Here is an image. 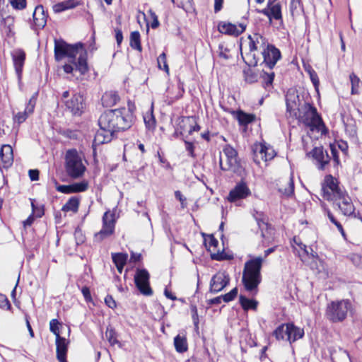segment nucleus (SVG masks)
<instances>
[{
  "mask_svg": "<svg viewBox=\"0 0 362 362\" xmlns=\"http://www.w3.org/2000/svg\"><path fill=\"white\" fill-rule=\"evenodd\" d=\"M174 346L178 353H184L187 351L188 345L185 335L178 334L174 338Z\"/></svg>",
  "mask_w": 362,
  "mask_h": 362,
  "instance_id": "30",
  "label": "nucleus"
},
{
  "mask_svg": "<svg viewBox=\"0 0 362 362\" xmlns=\"http://www.w3.org/2000/svg\"><path fill=\"white\" fill-rule=\"evenodd\" d=\"M304 332L303 329L295 327L292 324H289V332L288 334V341L293 342L298 339L303 337Z\"/></svg>",
  "mask_w": 362,
  "mask_h": 362,
  "instance_id": "33",
  "label": "nucleus"
},
{
  "mask_svg": "<svg viewBox=\"0 0 362 362\" xmlns=\"http://www.w3.org/2000/svg\"><path fill=\"white\" fill-rule=\"evenodd\" d=\"M248 39L249 52L246 54V63L249 66H255L259 62V57L256 55V52H261L264 49L269 42L267 40L259 33L250 35Z\"/></svg>",
  "mask_w": 362,
  "mask_h": 362,
  "instance_id": "6",
  "label": "nucleus"
},
{
  "mask_svg": "<svg viewBox=\"0 0 362 362\" xmlns=\"http://www.w3.org/2000/svg\"><path fill=\"white\" fill-rule=\"evenodd\" d=\"M115 226V214L110 211H106L103 216V228L95 234V240L100 242L103 239L113 234Z\"/></svg>",
  "mask_w": 362,
  "mask_h": 362,
  "instance_id": "9",
  "label": "nucleus"
},
{
  "mask_svg": "<svg viewBox=\"0 0 362 362\" xmlns=\"http://www.w3.org/2000/svg\"><path fill=\"white\" fill-rule=\"evenodd\" d=\"M251 194V191L244 182L238 183L235 187L231 189L228 196V200L230 202H235L240 199L247 198Z\"/></svg>",
  "mask_w": 362,
  "mask_h": 362,
  "instance_id": "16",
  "label": "nucleus"
},
{
  "mask_svg": "<svg viewBox=\"0 0 362 362\" xmlns=\"http://www.w3.org/2000/svg\"><path fill=\"white\" fill-rule=\"evenodd\" d=\"M37 95V93H35L30 98L23 112H19L16 114L13 113V119L15 123L20 124L24 122L26 119L33 113L36 105Z\"/></svg>",
  "mask_w": 362,
  "mask_h": 362,
  "instance_id": "17",
  "label": "nucleus"
},
{
  "mask_svg": "<svg viewBox=\"0 0 362 362\" xmlns=\"http://www.w3.org/2000/svg\"><path fill=\"white\" fill-rule=\"evenodd\" d=\"M88 187V182L82 181L69 185H59L57 187V190L64 194L77 193L86 191Z\"/></svg>",
  "mask_w": 362,
  "mask_h": 362,
  "instance_id": "21",
  "label": "nucleus"
},
{
  "mask_svg": "<svg viewBox=\"0 0 362 362\" xmlns=\"http://www.w3.org/2000/svg\"><path fill=\"white\" fill-rule=\"evenodd\" d=\"M115 38H116L117 44L118 46H119L123 40V35H122V30L118 28H116L115 29Z\"/></svg>",
  "mask_w": 362,
  "mask_h": 362,
  "instance_id": "56",
  "label": "nucleus"
},
{
  "mask_svg": "<svg viewBox=\"0 0 362 362\" xmlns=\"http://www.w3.org/2000/svg\"><path fill=\"white\" fill-rule=\"evenodd\" d=\"M80 199L77 197H71L68 202L62 206V210L65 212H77L79 206Z\"/></svg>",
  "mask_w": 362,
  "mask_h": 362,
  "instance_id": "32",
  "label": "nucleus"
},
{
  "mask_svg": "<svg viewBox=\"0 0 362 362\" xmlns=\"http://www.w3.org/2000/svg\"><path fill=\"white\" fill-rule=\"evenodd\" d=\"M0 18H1V25L4 26L6 28V32L7 33H10L14 23L13 17L11 16L4 17L1 11H0Z\"/></svg>",
  "mask_w": 362,
  "mask_h": 362,
  "instance_id": "38",
  "label": "nucleus"
},
{
  "mask_svg": "<svg viewBox=\"0 0 362 362\" xmlns=\"http://www.w3.org/2000/svg\"><path fill=\"white\" fill-rule=\"evenodd\" d=\"M12 57L16 74L18 80H21L23 67L25 59V54L23 50L17 49L13 52Z\"/></svg>",
  "mask_w": 362,
  "mask_h": 362,
  "instance_id": "23",
  "label": "nucleus"
},
{
  "mask_svg": "<svg viewBox=\"0 0 362 362\" xmlns=\"http://www.w3.org/2000/svg\"><path fill=\"white\" fill-rule=\"evenodd\" d=\"M185 144L186 150L188 151L189 155L191 157L194 158L195 156V155H194V145H193V144L189 142V141H185Z\"/></svg>",
  "mask_w": 362,
  "mask_h": 362,
  "instance_id": "58",
  "label": "nucleus"
},
{
  "mask_svg": "<svg viewBox=\"0 0 362 362\" xmlns=\"http://www.w3.org/2000/svg\"><path fill=\"white\" fill-rule=\"evenodd\" d=\"M239 303L245 311L248 310H257L258 302L254 299H249L245 296L240 295L239 297Z\"/></svg>",
  "mask_w": 362,
  "mask_h": 362,
  "instance_id": "31",
  "label": "nucleus"
},
{
  "mask_svg": "<svg viewBox=\"0 0 362 362\" xmlns=\"http://www.w3.org/2000/svg\"><path fill=\"white\" fill-rule=\"evenodd\" d=\"M230 281V277L225 272H218L214 274L210 281V292L218 293L222 291Z\"/></svg>",
  "mask_w": 362,
  "mask_h": 362,
  "instance_id": "15",
  "label": "nucleus"
},
{
  "mask_svg": "<svg viewBox=\"0 0 362 362\" xmlns=\"http://www.w3.org/2000/svg\"><path fill=\"white\" fill-rule=\"evenodd\" d=\"M130 46L132 49L138 50L139 52L142 51L140 40V33L139 31H134L131 33Z\"/></svg>",
  "mask_w": 362,
  "mask_h": 362,
  "instance_id": "36",
  "label": "nucleus"
},
{
  "mask_svg": "<svg viewBox=\"0 0 362 362\" xmlns=\"http://www.w3.org/2000/svg\"><path fill=\"white\" fill-rule=\"evenodd\" d=\"M309 75L312 83H313L315 88L317 89L320 83L317 73L314 70H310Z\"/></svg>",
  "mask_w": 362,
  "mask_h": 362,
  "instance_id": "51",
  "label": "nucleus"
},
{
  "mask_svg": "<svg viewBox=\"0 0 362 362\" xmlns=\"http://www.w3.org/2000/svg\"><path fill=\"white\" fill-rule=\"evenodd\" d=\"M151 17L153 18V22L151 23V28H156L159 25L158 17L154 13H151Z\"/></svg>",
  "mask_w": 362,
  "mask_h": 362,
  "instance_id": "64",
  "label": "nucleus"
},
{
  "mask_svg": "<svg viewBox=\"0 0 362 362\" xmlns=\"http://www.w3.org/2000/svg\"><path fill=\"white\" fill-rule=\"evenodd\" d=\"M105 337L111 345L118 344L119 341L117 339V334L115 330L112 327H107L105 332Z\"/></svg>",
  "mask_w": 362,
  "mask_h": 362,
  "instance_id": "39",
  "label": "nucleus"
},
{
  "mask_svg": "<svg viewBox=\"0 0 362 362\" xmlns=\"http://www.w3.org/2000/svg\"><path fill=\"white\" fill-rule=\"evenodd\" d=\"M66 107L74 115H80L85 107L83 97L81 94H74L71 98L64 100Z\"/></svg>",
  "mask_w": 362,
  "mask_h": 362,
  "instance_id": "18",
  "label": "nucleus"
},
{
  "mask_svg": "<svg viewBox=\"0 0 362 362\" xmlns=\"http://www.w3.org/2000/svg\"><path fill=\"white\" fill-rule=\"evenodd\" d=\"M119 99L120 98L116 91L110 90L103 95L101 100L103 106L112 107L118 103Z\"/></svg>",
  "mask_w": 362,
  "mask_h": 362,
  "instance_id": "27",
  "label": "nucleus"
},
{
  "mask_svg": "<svg viewBox=\"0 0 362 362\" xmlns=\"http://www.w3.org/2000/svg\"><path fill=\"white\" fill-rule=\"evenodd\" d=\"M186 124H188V126H189V129L187 130L189 134H192L193 132H198L200 129V127L197 124H192L190 122L189 119H187L186 120Z\"/></svg>",
  "mask_w": 362,
  "mask_h": 362,
  "instance_id": "54",
  "label": "nucleus"
},
{
  "mask_svg": "<svg viewBox=\"0 0 362 362\" xmlns=\"http://www.w3.org/2000/svg\"><path fill=\"white\" fill-rule=\"evenodd\" d=\"M257 224L261 230V235L262 238L265 237V232L271 229V226L267 223V219L263 214L257 213L255 216Z\"/></svg>",
  "mask_w": 362,
  "mask_h": 362,
  "instance_id": "29",
  "label": "nucleus"
},
{
  "mask_svg": "<svg viewBox=\"0 0 362 362\" xmlns=\"http://www.w3.org/2000/svg\"><path fill=\"white\" fill-rule=\"evenodd\" d=\"M208 243H209V247H216L218 244V240L212 235L209 236Z\"/></svg>",
  "mask_w": 362,
  "mask_h": 362,
  "instance_id": "61",
  "label": "nucleus"
},
{
  "mask_svg": "<svg viewBox=\"0 0 362 362\" xmlns=\"http://www.w3.org/2000/svg\"><path fill=\"white\" fill-rule=\"evenodd\" d=\"M219 165L222 170L237 173L240 168L236 151L229 145L224 146L220 154Z\"/></svg>",
  "mask_w": 362,
  "mask_h": 362,
  "instance_id": "7",
  "label": "nucleus"
},
{
  "mask_svg": "<svg viewBox=\"0 0 362 362\" xmlns=\"http://www.w3.org/2000/svg\"><path fill=\"white\" fill-rule=\"evenodd\" d=\"M263 57V63L269 69H272L281 58V52L279 49L272 44H269L261 52Z\"/></svg>",
  "mask_w": 362,
  "mask_h": 362,
  "instance_id": "13",
  "label": "nucleus"
},
{
  "mask_svg": "<svg viewBox=\"0 0 362 362\" xmlns=\"http://www.w3.org/2000/svg\"><path fill=\"white\" fill-rule=\"evenodd\" d=\"M349 78L351 83V94L358 93V88L360 84L359 78L354 73L350 74Z\"/></svg>",
  "mask_w": 362,
  "mask_h": 362,
  "instance_id": "43",
  "label": "nucleus"
},
{
  "mask_svg": "<svg viewBox=\"0 0 362 362\" xmlns=\"http://www.w3.org/2000/svg\"><path fill=\"white\" fill-rule=\"evenodd\" d=\"M0 157L4 163V167L11 166L13 162V148L8 145H3L0 151Z\"/></svg>",
  "mask_w": 362,
  "mask_h": 362,
  "instance_id": "25",
  "label": "nucleus"
},
{
  "mask_svg": "<svg viewBox=\"0 0 362 362\" xmlns=\"http://www.w3.org/2000/svg\"><path fill=\"white\" fill-rule=\"evenodd\" d=\"M175 198L177 199H178L180 202L182 207H184L185 206H184V202H185V198H184V197L182 194V193L180 191H178V190L175 191Z\"/></svg>",
  "mask_w": 362,
  "mask_h": 362,
  "instance_id": "62",
  "label": "nucleus"
},
{
  "mask_svg": "<svg viewBox=\"0 0 362 362\" xmlns=\"http://www.w3.org/2000/svg\"><path fill=\"white\" fill-rule=\"evenodd\" d=\"M332 202L344 216H351L354 213L355 207L346 190L344 192H339L338 197Z\"/></svg>",
  "mask_w": 362,
  "mask_h": 362,
  "instance_id": "12",
  "label": "nucleus"
},
{
  "mask_svg": "<svg viewBox=\"0 0 362 362\" xmlns=\"http://www.w3.org/2000/svg\"><path fill=\"white\" fill-rule=\"evenodd\" d=\"M263 259L260 257L247 262L243 273L242 281L245 290L256 294L261 282L260 270Z\"/></svg>",
  "mask_w": 362,
  "mask_h": 362,
  "instance_id": "3",
  "label": "nucleus"
},
{
  "mask_svg": "<svg viewBox=\"0 0 362 362\" xmlns=\"http://www.w3.org/2000/svg\"><path fill=\"white\" fill-rule=\"evenodd\" d=\"M307 156H311L316 161L317 168L321 170H325L330 161L328 153L324 151L322 146L315 147L310 152L307 153Z\"/></svg>",
  "mask_w": 362,
  "mask_h": 362,
  "instance_id": "14",
  "label": "nucleus"
},
{
  "mask_svg": "<svg viewBox=\"0 0 362 362\" xmlns=\"http://www.w3.org/2000/svg\"><path fill=\"white\" fill-rule=\"evenodd\" d=\"M11 6L18 10L23 9L26 6V0H10Z\"/></svg>",
  "mask_w": 362,
  "mask_h": 362,
  "instance_id": "48",
  "label": "nucleus"
},
{
  "mask_svg": "<svg viewBox=\"0 0 362 362\" xmlns=\"http://www.w3.org/2000/svg\"><path fill=\"white\" fill-rule=\"evenodd\" d=\"M127 255L123 253L112 254V261L115 265H125Z\"/></svg>",
  "mask_w": 362,
  "mask_h": 362,
  "instance_id": "41",
  "label": "nucleus"
},
{
  "mask_svg": "<svg viewBox=\"0 0 362 362\" xmlns=\"http://www.w3.org/2000/svg\"><path fill=\"white\" fill-rule=\"evenodd\" d=\"M28 173L31 180L35 181L39 179V171L37 170H30Z\"/></svg>",
  "mask_w": 362,
  "mask_h": 362,
  "instance_id": "59",
  "label": "nucleus"
},
{
  "mask_svg": "<svg viewBox=\"0 0 362 362\" xmlns=\"http://www.w3.org/2000/svg\"><path fill=\"white\" fill-rule=\"evenodd\" d=\"M253 160L257 165H259L261 161L265 162V158L264 157L263 147L259 144H256L253 149Z\"/></svg>",
  "mask_w": 362,
  "mask_h": 362,
  "instance_id": "37",
  "label": "nucleus"
},
{
  "mask_svg": "<svg viewBox=\"0 0 362 362\" xmlns=\"http://www.w3.org/2000/svg\"><path fill=\"white\" fill-rule=\"evenodd\" d=\"M270 6V19L274 18L276 20L281 18V6L279 4L269 5Z\"/></svg>",
  "mask_w": 362,
  "mask_h": 362,
  "instance_id": "40",
  "label": "nucleus"
},
{
  "mask_svg": "<svg viewBox=\"0 0 362 362\" xmlns=\"http://www.w3.org/2000/svg\"><path fill=\"white\" fill-rule=\"evenodd\" d=\"M0 308L4 310H9L11 304L5 295L0 293Z\"/></svg>",
  "mask_w": 362,
  "mask_h": 362,
  "instance_id": "49",
  "label": "nucleus"
},
{
  "mask_svg": "<svg viewBox=\"0 0 362 362\" xmlns=\"http://www.w3.org/2000/svg\"><path fill=\"white\" fill-rule=\"evenodd\" d=\"M150 275L145 269H138L134 276V282L139 291L144 296H151L153 291L149 284Z\"/></svg>",
  "mask_w": 362,
  "mask_h": 362,
  "instance_id": "11",
  "label": "nucleus"
},
{
  "mask_svg": "<svg viewBox=\"0 0 362 362\" xmlns=\"http://www.w3.org/2000/svg\"><path fill=\"white\" fill-rule=\"evenodd\" d=\"M218 30L223 34L238 36L245 31V25L241 23L236 25L230 23L221 22L218 23Z\"/></svg>",
  "mask_w": 362,
  "mask_h": 362,
  "instance_id": "19",
  "label": "nucleus"
},
{
  "mask_svg": "<svg viewBox=\"0 0 362 362\" xmlns=\"http://www.w3.org/2000/svg\"><path fill=\"white\" fill-rule=\"evenodd\" d=\"M33 28L42 29L47 23V14L46 13L43 6L38 5L35 7L33 13Z\"/></svg>",
  "mask_w": 362,
  "mask_h": 362,
  "instance_id": "20",
  "label": "nucleus"
},
{
  "mask_svg": "<svg viewBox=\"0 0 362 362\" xmlns=\"http://www.w3.org/2000/svg\"><path fill=\"white\" fill-rule=\"evenodd\" d=\"M232 114L237 119L239 124L244 127H247L255 119V115L246 113L243 110L233 111Z\"/></svg>",
  "mask_w": 362,
  "mask_h": 362,
  "instance_id": "26",
  "label": "nucleus"
},
{
  "mask_svg": "<svg viewBox=\"0 0 362 362\" xmlns=\"http://www.w3.org/2000/svg\"><path fill=\"white\" fill-rule=\"evenodd\" d=\"M223 0H214V11L217 13L222 8Z\"/></svg>",
  "mask_w": 362,
  "mask_h": 362,
  "instance_id": "60",
  "label": "nucleus"
},
{
  "mask_svg": "<svg viewBox=\"0 0 362 362\" xmlns=\"http://www.w3.org/2000/svg\"><path fill=\"white\" fill-rule=\"evenodd\" d=\"M68 57L69 64L63 66L66 74H72L74 70L84 75L88 71L87 54L83 49L82 44L69 45L63 40H54V58L60 61Z\"/></svg>",
  "mask_w": 362,
  "mask_h": 362,
  "instance_id": "2",
  "label": "nucleus"
},
{
  "mask_svg": "<svg viewBox=\"0 0 362 362\" xmlns=\"http://www.w3.org/2000/svg\"><path fill=\"white\" fill-rule=\"evenodd\" d=\"M81 292L86 302H90L92 300L90 292L88 287H83Z\"/></svg>",
  "mask_w": 362,
  "mask_h": 362,
  "instance_id": "55",
  "label": "nucleus"
},
{
  "mask_svg": "<svg viewBox=\"0 0 362 362\" xmlns=\"http://www.w3.org/2000/svg\"><path fill=\"white\" fill-rule=\"evenodd\" d=\"M289 332V324L281 325L279 326L274 332V335L277 339H285L288 341V334Z\"/></svg>",
  "mask_w": 362,
  "mask_h": 362,
  "instance_id": "35",
  "label": "nucleus"
},
{
  "mask_svg": "<svg viewBox=\"0 0 362 362\" xmlns=\"http://www.w3.org/2000/svg\"><path fill=\"white\" fill-rule=\"evenodd\" d=\"M158 66L160 69H163L166 73H169V67L167 64L166 54L163 52L157 59Z\"/></svg>",
  "mask_w": 362,
  "mask_h": 362,
  "instance_id": "42",
  "label": "nucleus"
},
{
  "mask_svg": "<svg viewBox=\"0 0 362 362\" xmlns=\"http://www.w3.org/2000/svg\"><path fill=\"white\" fill-rule=\"evenodd\" d=\"M77 4L73 0H68L61 3H58L53 6V11L55 13H60L65 10L76 7Z\"/></svg>",
  "mask_w": 362,
  "mask_h": 362,
  "instance_id": "34",
  "label": "nucleus"
},
{
  "mask_svg": "<svg viewBox=\"0 0 362 362\" xmlns=\"http://www.w3.org/2000/svg\"><path fill=\"white\" fill-rule=\"evenodd\" d=\"M144 119L146 127L148 129L153 128L155 125V119L152 115H148L144 117Z\"/></svg>",
  "mask_w": 362,
  "mask_h": 362,
  "instance_id": "52",
  "label": "nucleus"
},
{
  "mask_svg": "<svg viewBox=\"0 0 362 362\" xmlns=\"http://www.w3.org/2000/svg\"><path fill=\"white\" fill-rule=\"evenodd\" d=\"M345 189L339 186L338 180L331 175H326L322 184V197L325 199L332 202L338 197L339 192Z\"/></svg>",
  "mask_w": 362,
  "mask_h": 362,
  "instance_id": "8",
  "label": "nucleus"
},
{
  "mask_svg": "<svg viewBox=\"0 0 362 362\" xmlns=\"http://www.w3.org/2000/svg\"><path fill=\"white\" fill-rule=\"evenodd\" d=\"M105 304L110 308L116 307V302L111 296H107L105 298Z\"/></svg>",
  "mask_w": 362,
  "mask_h": 362,
  "instance_id": "57",
  "label": "nucleus"
},
{
  "mask_svg": "<svg viewBox=\"0 0 362 362\" xmlns=\"http://www.w3.org/2000/svg\"><path fill=\"white\" fill-rule=\"evenodd\" d=\"M178 6L188 11L192 8V0H181L180 4Z\"/></svg>",
  "mask_w": 362,
  "mask_h": 362,
  "instance_id": "53",
  "label": "nucleus"
},
{
  "mask_svg": "<svg viewBox=\"0 0 362 362\" xmlns=\"http://www.w3.org/2000/svg\"><path fill=\"white\" fill-rule=\"evenodd\" d=\"M65 168L69 176L72 178L81 177L86 171L82 156L76 149L68 150L65 155Z\"/></svg>",
  "mask_w": 362,
  "mask_h": 362,
  "instance_id": "5",
  "label": "nucleus"
},
{
  "mask_svg": "<svg viewBox=\"0 0 362 362\" xmlns=\"http://www.w3.org/2000/svg\"><path fill=\"white\" fill-rule=\"evenodd\" d=\"M263 147L264 157L265 158V162L272 160L276 155L274 150L266 144H259Z\"/></svg>",
  "mask_w": 362,
  "mask_h": 362,
  "instance_id": "44",
  "label": "nucleus"
},
{
  "mask_svg": "<svg viewBox=\"0 0 362 362\" xmlns=\"http://www.w3.org/2000/svg\"><path fill=\"white\" fill-rule=\"evenodd\" d=\"M274 74L273 72L270 74L264 73L263 75V83L265 87L271 86L273 83Z\"/></svg>",
  "mask_w": 362,
  "mask_h": 362,
  "instance_id": "47",
  "label": "nucleus"
},
{
  "mask_svg": "<svg viewBox=\"0 0 362 362\" xmlns=\"http://www.w3.org/2000/svg\"><path fill=\"white\" fill-rule=\"evenodd\" d=\"M49 329L55 334L56 337L60 336L59 330V322L56 319H53L49 322Z\"/></svg>",
  "mask_w": 362,
  "mask_h": 362,
  "instance_id": "46",
  "label": "nucleus"
},
{
  "mask_svg": "<svg viewBox=\"0 0 362 362\" xmlns=\"http://www.w3.org/2000/svg\"><path fill=\"white\" fill-rule=\"evenodd\" d=\"M279 191L286 197L291 196L294 192V183L293 178L291 177L281 183L279 186Z\"/></svg>",
  "mask_w": 362,
  "mask_h": 362,
  "instance_id": "28",
  "label": "nucleus"
},
{
  "mask_svg": "<svg viewBox=\"0 0 362 362\" xmlns=\"http://www.w3.org/2000/svg\"><path fill=\"white\" fill-rule=\"evenodd\" d=\"M222 300H223L222 296H218L214 298L210 299L209 300L208 303L209 305H218L221 303Z\"/></svg>",
  "mask_w": 362,
  "mask_h": 362,
  "instance_id": "63",
  "label": "nucleus"
},
{
  "mask_svg": "<svg viewBox=\"0 0 362 362\" xmlns=\"http://www.w3.org/2000/svg\"><path fill=\"white\" fill-rule=\"evenodd\" d=\"M351 308V303L349 300L332 301L327 305L325 316L332 322H340L346 319Z\"/></svg>",
  "mask_w": 362,
  "mask_h": 362,
  "instance_id": "4",
  "label": "nucleus"
},
{
  "mask_svg": "<svg viewBox=\"0 0 362 362\" xmlns=\"http://www.w3.org/2000/svg\"><path fill=\"white\" fill-rule=\"evenodd\" d=\"M304 105L305 112L300 117L302 122L312 129L317 128L322 125V118L318 115L316 108L308 103H305Z\"/></svg>",
  "mask_w": 362,
  "mask_h": 362,
  "instance_id": "10",
  "label": "nucleus"
},
{
  "mask_svg": "<svg viewBox=\"0 0 362 362\" xmlns=\"http://www.w3.org/2000/svg\"><path fill=\"white\" fill-rule=\"evenodd\" d=\"M238 295V288L235 287L233 288L229 293L222 296L223 300L226 303H228L235 299Z\"/></svg>",
  "mask_w": 362,
  "mask_h": 362,
  "instance_id": "45",
  "label": "nucleus"
},
{
  "mask_svg": "<svg viewBox=\"0 0 362 362\" xmlns=\"http://www.w3.org/2000/svg\"><path fill=\"white\" fill-rule=\"evenodd\" d=\"M286 108L291 114L297 116L300 108L298 95L295 93H288L286 98Z\"/></svg>",
  "mask_w": 362,
  "mask_h": 362,
  "instance_id": "24",
  "label": "nucleus"
},
{
  "mask_svg": "<svg viewBox=\"0 0 362 362\" xmlns=\"http://www.w3.org/2000/svg\"><path fill=\"white\" fill-rule=\"evenodd\" d=\"M228 49L225 47L223 44H219L218 52L220 57L228 59L230 57L228 54Z\"/></svg>",
  "mask_w": 362,
  "mask_h": 362,
  "instance_id": "50",
  "label": "nucleus"
},
{
  "mask_svg": "<svg viewBox=\"0 0 362 362\" xmlns=\"http://www.w3.org/2000/svg\"><path fill=\"white\" fill-rule=\"evenodd\" d=\"M133 122L134 115L130 107L128 109L123 107L103 113L98 119L100 129L93 142V151H95L96 146L111 141L115 132L130 128Z\"/></svg>",
  "mask_w": 362,
  "mask_h": 362,
  "instance_id": "1",
  "label": "nucleus"
},
{
  "mask_svg": "<svg viewBox=\"0 0 362 362\" xmlns=\"http://www.w3.org/2000/svg\"><path fill=\"white\" fill-rule=\"evenodd\" d=\"M57 357L59 362L66 361V353L68 349V341L64 337L58 336L56 337Z\"/></svg>",
  "mask_w": 362,
  "mask_h": 362,
  "instance_id": "22",
  "label": "nucleus"
}]
</instances>
